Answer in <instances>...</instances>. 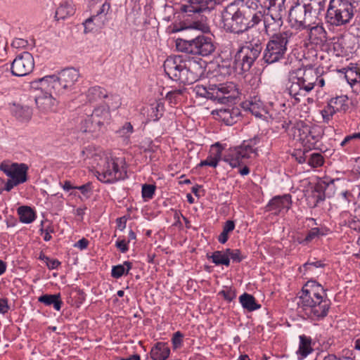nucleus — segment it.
Here are the masks:
<instances>
[{
  "label": "nucleus",
  "instance_id": "nucleus-1",
  "mask_svg": "<svg viewBox=\"0 0 360 360\" xmlns=\"http://www.w3.org/2000/svg\"><path fill=\"white\" fill-rule=\"evenodd\" d=\"M259 0L233 1L221 11L223 27L230 33L240 34L260 23L262 16Z\"/></svg>",
  "mask_w": 360,
  "mask_h": 360
},
{
  "label": "nucleus",
  "instance_id": "nucleus-2",
  "mask_svg": "<svg viewBox=\"0 0 360 360\" xmlns=\"http://www.w3.org/2000/svg\"><path fill=\"white\" fill-rule=\"evenodd\" d=\"M299 294L298 307L309 319L320 321L328 315L331 302L321 284L308 281Z\"/></svg>",
  "mask_w": 360,
  "mask_h": 360
},
{
  "label": "nucleus",
  "instance_id": "nucleus-3",
  "mask_svg": "<svg viewBox=\"0 0 360 360\" xmlns=\"http://www.w3.org/2000/svg\"><path fill=\"white\" fill-rule=\"evenodd\" d=\"M318 71L313 68H297L290 72L288 91L290 96L300 102L316 86Z\"/></svg>",
  "mask_w": 360,
  "mask_h": 360
},
{
  "label": "nucleus",
  "instance_id": "nucleus-4",
  "mask_svg": "<svg viewBox=\"0 0 360 360\" xmlns=\"http://www.w3.org/2000/svg\"><path fill=\"white\" fill-rule=\"evenodd\" d=\"M193 92L196 97L205 98L221 104L234 102L238 95L236 86L232 82L210 84L208 86L196 84Z\"/></svg>",
  "mask_w": 360,
  "mask_h": 360
},
{
  "label": "nucleus",
  "instance_id": "nucleus-5",
  "mask_svg": "<svg viewBox=\"0 0 360 360\" xmlns=\"http://www.w3.org/2000/svg\"><path fill=\"white\" fill-rule=\"evenodd\" d=\"M112 108L110 101L105 105H100L94 108L91 114H86V117L80 122V130L89 133L94 137H98L103 134L110 122L111 115L110 108Z\"/></svg>",
  "mask_w": 360,
  "mask_h": 360
},
{
  "label": "nucleus",
  "instance_id": "nucleus-6",
  "mask_svg": "<svg viewBox=\"0 0 360 360\" xmlns=\"http://www.w3.org/2000/svg\"><path fill=\"white\" fill-rule=\"evenodd\" d=\"M293 33L290 31H283L274 33L266 44L263 51L262 60L267 65L274 64L284 59L288 46Z\"/></svg>",
  "mask_w": 360,
  "mask_h": 360
},
{
  "label": "nucleus",
  "instance_id": "nucleus-7",
  "mask_svg": "<svg viewBox=\"0 0 360 360\" xmlns=\"http://www.w3.org/2000/svg\"><path fill=\"white\" fill-rule=\"evenodd\" d=\"M263 47L259 42H247L245 44L234 48V63L236 72L243 74L249 72L259 57Z\"/></svg>",
  "mask_w": 360,
  "mask_h": 360
},
{
  "label": "nucleus",
  "instance_id": "nucleus-8",
  "mask_svg": "<svg viewBox=\"0 0 360 360\" xmlns=\"http://www.w3.org/2000/svg\"><path fill=\"white\" fill-rule=\"evenodd\" d=\"M260 141L258 136L243 141V143L237 147L230 148L224 155L223 160L233 167H239L245 164L246 160L251 158L252 154L257 155V149L255 146Z\"/></svg>",
  "mask_w": 360,
  "mask_h": 360
},
{
  "label": "nucleus",
  "instance_id": "nucleus-9",
  "mask_svg": "<svg viewBox=\"0 0 360 360\" xmlns=\"http://www.w3.org/2000/svg\"><path fill=\"white\" fill-rule=\"evenodd\" d=\"M176 48L183 53L202 56H208L215 50L212 39L203 34L191 39L178 38L176 40Z\"/></svg>",
  "mask_w": 360,
  "mask_h": 360
},
{
  "label": "nucleus",
  "instance_id": "nucleus-10",
  "mask_svg": "<svg viewBox=\"0 0 360 360\" xmlns=\"http://www.w3.org/2000/svg\"><path fill=\"white\" fill-rule=\"evenodd\" d=\"M354 17V6L349 0H330L326 20L333 26L348 24Z\"/></svg>",
  "mask_w": 360,
  "mask_h": 360
},
{
  "label": "nucleus",
  "instance_id": "nucleus-11",
  "mask_svg": "<svg viewBox=\"0 0 360 360\" xmlns=\"http://www.w3.org/2000/svg\"><path fill=\"white\" fill-rule=\"evenodd\" d=\"M114 158H106L104 164L96 171L97 179L105 184H112L119 180L124 179L127 172L124 168H120Z\"/></svg>",
  "mask_w": 360,
  "mask_h": 360
},
{
  "label": "nucleus",
  "instance_id": "nucleus-12",
  "mask_svg": "<svg viewBox=\"0 0 360 360\" xmlns=\"http://www.w3.org/2000/svg\"><path fill=\"white\" fill-rule=\"evenodd\" d=\"M163 68L169 79L186 84V61L181 56L168 57L164 62Z\"/></svg>",
  "mask_w": 360,
  "mask_h": 360
},
{
  "label": "nucleus",
  "instance_id": "nucleus-13",
  "mask_svg": "<svg viewBox=\"0 0 360 360\" xmlns=\"http://www.w3.org/2000/svg\"><path fill=\"white\" fill-rule=\"evenodd\" d=\"M308 15L302 4L296 3L289 11L288 20L291 27L303 30L316 24L312 18Z\"/></svg>",
  "mask_w": 360,
  "mask_h": 360
},
{
  "label": "nucleus",
  "instance_id": "nucleus-14",
  "mask_svg": "<svg viewBox=\"0 0 360 360\" xmlns=\"http://www.w3.org/2000/svg\"><path fill=\"white\" fill-rule=\"evenodd\" d=\"M259 10L262 14L260 22L263 21L264 30L267 34L276 32L282 27L283 23L282 9L269 8L266 13L262 8Z\"/></svg>",
  "mask_w": 360,
  "mask_h": 360
},
{
  "label": "nucleus",
  "instance_id": "nucleus-15",
  "mask_svg": "<svg viewBox=\"0 0 360 360\" xmlns=\"http://www.w3.org/2000/svg\"><path fill=\"white\" fill-rule=\"evenodd\" d=\"M34 65L33 56L29 52L25 51L18 55L11 63V73L16 77L25 76L32 71Z\"/></svg>",
  "mask_w": 360,
  "mask_h": 360
},
{
  "label": "nucleus",
  "instance_id": "nucleus-16",
  "mask_svg": "<svg viewBox=\"0 0 360 360\" xmlns=\"http://www.w3.org/2000/svg\"><path fill=\"white\" fill-rule=\"evenodd\" d=\"M32 86L38 89L48 91L53 95L62 94L68 90L61 82L58 75H47L40 78L32 82Z\"/></svg>",
  "mask_w": 360,
  "mask_h": 360
},
{
  "label": "nucleus",
  "instance_id": "nucleus-17",
  "mask_svg": "<svg viewBox=\"0 0 360 360\" xmlns=\"http://www.w3.org/2000/svg\"><path fill=\"white\" fill-rule=\"evenodd\" d=\"M335 179H330L328 181H323L316 184L311 191V195L308 197L309 201L312 200L310 205L316 207L319 203L325 200L326 197L330 198L334 193Z\"/></svg>",
  "mask_w": 360,
  "mask_h": 360
},
{
  "label": "nucleus",
  "instance_id": "nucleus-18",
  "mask_svg": "<svg viewBox=\"0 0 360 360\" xmlns=\"http://www.w3.org/2000/svg\"><path fill=\"white\" fill-rule=\"evenodd\" d=\"M207 63L198 57H192L186 62V84L199 80L205 74Z\"/></svg>",
  "mask_w": 360,
  "mask_h": 360
},
{
  "label": "nucleus",
  "instance_id": "nucleus-19",
  "mask_svg": "<svg viewBox=\"0 0 360 360\" xmlns=\"http://www.w3.org/2000/svg\"><path fill=\"white\" fill-rule=\"evenodd\" d=\"M233 53L234 46L232 43L224 45L219 54L220 62L218 64L221 75H231L233 72H236Z\"/></svg>",
  "mask_w": 360,
  "mask_h": 360
},
{
  "label": "nucleus",
  "instance_id": "nucleus-20",
  "mask_svg": "<svg viewBox=\"0 0 360 360\" xmlns=\"http://www.w3.org/2000/svg\"><path fill=\"white\" fill-rule=\"evenodd\" d=\"M0 169L8 176L22 184L27 181V173L28 167L25 163H12L2 162L0 165Z\"/></svg>",
  "mask_w": 360,
  "mask_h": 360
},
{
  "label": "nucleus",
  "instance_id": "nucleus-21",
  "mask_svg": "<svg viewBox=\"0 0 360 360\" xmlns=\"http://www.w3.org/2000/svg\"><path fill=\"white\" fill-rule=\"evenodd\" d=\"M86 96L89 102H96L102 98H109L112 108H117L120 105L119 96L113 94H108L107 91L99 86L90 87L86 93Z\"/></svg>",
  "mask_w": 360,
  "mask_h": 360
},
{
  "label": "nucleus",
  "instance_id": "nucleus-22",
  "mask_svg": "<svg viewBox=\"0 0 360 360\" xmlns=\"http://www.w3.org/2000/svg\"><path fill=\"white\" fill-rule=\"evenodd\" d=\"M292 205L291 195L285 194L274 197L267 204L266 210L273 212L275 214H279L282 211L287 212Z\"/></svg>",
  "mask_w": 360,
  "mask_h": 360
},
{
  "label": "nucleus",
  "instance_id": "nucleus-23",
  "mask_svg": "<svg viewBox=\"0 0 360 360\" xmlns=\"http://www.w3.org/2000/svg\"><path fill=\"white\" fill-rule=\"evenodd\" d=\"M212 114L217 115L226 125L231 126L239 120L241 112L238 107H228L213 110Z\"/></svg>",
  "mask_w": 360,
  "mask_h": 360
},
{
  "label": "nucleus",
  "instance_id": "nucleus-24",
  "mask_svg": "<svg viewBox=\"0 0 360 360\" xmlns=\"http://www.w3.org/2000/svg\"><path fill=\"white\" fill-rule=\"evenodd\" d=\"M211 10L209 0H188L181 6V11L189 16L199 15L201 13L210 12Z\"/></svg>",
  "mask_w": 360,
  "mask_h": 360
},
{
  "label": "nucleus",
  "instance_id": "nucleus-25",
  "mask_svg": "<svg viewBox=\"0 0 360 360\" xmlns=\"http://www.w3.org/2000/svg\"><path fill=\"white\" fill-rule=\"evenodd\" d=\"M308 30V38L310 43L316 45H323L327 41V32L323 24L316 23L311 25Z\"/></svg>",
  "mask_w": 360,
  "mask_h": 360
},
{
  "label": "nucleus",
  "instance_id": "nucleus-26",
  "mask_svg": "<svg viewBox=\"0 0 360 360\" xmlns=\"http://www.w3.org/2000/svg\"><path fill=\"white\" fill-rule=\"evenodd\" d=\"M326 0H302V4L304 6L308 15L316 21L319 16L323 14L326 8Z\"/></svg>",
  "mask_w": 360,
  "mask_h": 360
},
{
  "label": "nucleus",
  "instance_id": "nucleus-27",
  "mask_svg": "<svg viewBox=\"0 0 360 360\" xmlns=\"http://www.w3.org/2000/svg\"><path fill=\"white\" fill-rule=\"evenodd\" d=\"M35 103L39 110L46 112L52 110L55 103L53 95L48 91L40 89L34 98Z\"/></svg>",
  "mask_w": 360,
  "mask_h": 360
},
{
  "label": "nucleus",
  "instance_id": "nucleus-28",
  "mask_svg": "<svg viewBox=\"0 0 360 360\" xmlns=\"http://www.w3.org/2000/svg\"><path fill=\"white\" fill-rule=\"evenodd\" d=\"M330 232V229L326 226H322L321 227H314L309 230L304 238H298L297 242L299 244L302 245H308L314 240L319 238L321 236H326Z\"/></svg>",
  "mask_w": 360,
  "mask_h": 360
},
{
  "label": "nucleus",
  "instance_id": "nucleus-29",
  "mask_svg": "<svg viewBox=\"0 0 360 360\" xmlns=\"http://www.w3.org/2000/svg\"><path fill=\"white\" fill-rule=\"evenodd\" d=\"M58 75L63 86L68 90L72 89V87L79 77V71L73 68H65L61 70L58 72Z\"/></svg>",
  "mask_w": 360,
  "mask_h": 360
},
{
  "label": "nucleus",
  "instance_id": "nucleus-30",
  "mask_svg": "<svg viewBox=\"0 0 360 360\" xmlns=\"http://www.w3.org/2000/svg\"><path fill=\"white\" fill-rule=\"evenodd\" d=\"M75 6L72 0H64L60 2L55 13L56 20H65L75 13Z\"/></svg>",
  "mask_w": 360,
  "mask_h": 360
},
{
  "label": "nucleus",
  "instance_id": "nucleus-31",
  "mask_svg": "<svg viewBox=\"0 0 360 360\" xmlns=\"http://www.w3.org/2000/svg\"><path fill=\"white\" fill-rule=\"evenodd\" d=\"M299 340V347L296 352V354L297 356L298 360H303L309 354L314 352V349L311 345L312 340L311 337L307 336L305 335H300Z\"/></svg>",
  "mask_w": 360,
  "mask_h": 360
},
{
  "label": "nucleus",
  "instance_id": "nucleus-32",
  "mask_svg": "<svg viewBox=\"0 0 360 360\" xmlns=\"http://www.w3.org/2000/svg\"><path fill=\"white\" fill-rule=\"evenodd\" d=\"M170 354V348L167 343L156 342L151 348L150 356L153 360H166Z\"/></svg>",
  "mask_w": 360,
  "mask_h": 360
},
{
  "label": "nucleus",
  "instance_id": "nucleus-33",
  "mask_svg": "<svg viewBox=\"0 0 360 360\" xmlns=\"http://www.w3.org/2000/svg\"><path fill=\"white\" fill-rule=\"evenodd\" d=\"M243 107L259 117L262 116V112L264 111L263 103L258 96L250 97L249 100L243 103Z\"/></svg>",
  "mask_w": 360,
  "mask_h": 360
},
{
  "label": "nucleus",
  "instance_id": "nucleus-34",
  "mask_svg": "<svg viewBox=\"0 0 360 360\" xmlns=\"http://www.w3.org/2000/svg\"><path fill=\"white\" fill-rule=\"evenodd\" d=\"M342 72H344L347 82L352 87L355 85H359L360 87V68L356 65L350 64V66L343 68Z\"/></svg>",
  "mask_w": 360,
  "mask_h": 360
},
{
  "label": "nucleus",
  "instance_id": "nucleus-35",
  "mask_svg": "<svg viewBox=\"0 0 360 360\" xmlns=\"http://www.w3.org/2000/svg\"><path fill=\"white\" fill-rule=\"evenodd\" d=\"M308 132L309 133H306V135L303 136L300 142L304 148L311 150L316 146V144L319 141L321 136L315 126L311 125Z\"/></svg>",
  "mask_w": 360,
  "mask_h": 360
},
{
  "label": "nucleus",
  "instance_id": "nucleus-36",
  "mask_svg": "<svg viewBox=\"0 0 360 360\" xmlns=\"http://www.w3.org/2000/svg\"><path fill=\"white\" fill-rule=\"evenodd\" d=\"M38 302L44 304L46 306L53 305L56 311L61 309L63 304L61 300L60 294H44L38 297Z\"/></svg>",
  "mask_w": 360,
  "mask_h": 360
},
{
  "label": "nucleus",
  "instance_id": "nucleus-37",
  "mask_svg": "<svg viewBox=\"0 0 360 360\" xmlns=\"http://www.w3.org/2000/svg\"><path fill=\"white\" fill-rule=\"evenodd\" d=\"M310 127L311 125L302 120L294 122L290 129L291 136L293 139L300 141L303 136L306 135V133H309L308 130H309Z\"/></svg>",
  "mask_w": 360,
  "mask_h": 360
},
{
  "label": "nucleus",
  "instance_id": "nucleus-38",
  "mask_svg": "<svg viewBox=\"0 0 360 360\" xmlns=\"http://www.w3.org/2000/svg\"><path fill=\"white\" fill-rule=\"evenodd\" d=\"M349 98L346 95L338 96L328 101L336 112H345L349 109Z\"/></svg>",
  "mask_w": 360,
  "mask_h": 360
},
{
  "label": "nucleus",
  "instance_id": "nucleus-39",
  "mask_svg": "<svg viewBox=\"0 0 360 360\" xmlns=\"http://www.w3.org/2000/svg\"><path fill=\"white\" fill-rule=\"evenodd\" d=\"M212 148H217V150L214 156L209 155L205 160H202L198 165V167H201L203 166H210L212 167H217L219 160H221L222 148L221 145L217 142L212 146Z\"/></svg>",
  "mask_w": 360,
  "mask_h": 360
},
{
  "label": "nucleus",
  "instance_id": "nucleus-40",
  "mask_svg": "<svg viewBox=\"0 0 360 360\" xmlns=\"http://www.w3.org/2000/svg\"><path fill=\"white\" fill-rule=\"evenodd\" d=\"M239 302L242 307L248 311H253L261 308V304L257 303L255 297L247 292H244L239 297Z\"/></svg>",
  "mask_w": 360,
  "mask_h": 360
},
{
  "label": "nucleus",
  "instance_id": "nucleus-41",
  "mask_svg": "<svg viewBox=\"0 0 360 360\" xmlns=\"http://www.w3.org/2000/svg\"><path fill=\"white\" fill-rule=\"evenodd\" d=\"M208 259H210L216 266L224 265L229 266L230 265V261L229 255L226 252V249L223 251L217 250L212 253L211 255L207 254Z\"/></svg>",
  "mask_w": 360,
  "mask_h": 360
},
{
  "label": "nucleus",
  "instance_id": "nucleus-42",
  "mask_svg": "<svg viewBox=\"0 0 360 360\" xmlns=\"http://www.w3.org/2000/svg\"><path fill=\"white\" fill-rule=\"evenodd\" d=\"M20 221L24 224H30L35 219L34 210L28 206H20L17 210Z\"/></svg>",
  "mask_w": 360,
  "mask_h": 360
},
{
  "label": "nucleus",
  "instance_id": "nucleus-43",
  "mask_svg": "<svg viewBox=\"0 0 360 360\" xmlns=\"http://www.w3.org/2000/svg\"><path fill=\"white\" fill-rule=\"evenodd\" d=\"M13 114L18 120L28 122L32 118V110L29 106L17 105Z\"/></svg>",
  "mask_w": 360,
  "mask_h": 360
},
{
  "label": "nucleus",
  "instance_id": "nucleus-44",
  "mask_svg": "<svg viewBox=\"0 0 360 360\" xmlns=\"http://www.w3.org/2000/svg\"><path fill=\"white\" fill-rule=\"evenodd\" d=\"M337 113L332 106L327 102V105L321 110L323 122L328 124L333 119V115Z\"/></svg>",
  "mask_w": 360,
  "mask_h": 360
},
{
  "label": "nucleus",
  "instance_id": "nucleus-45",
  "mask_svg": "<svg viewBox=\"0 0 360 360\" xmlns=\"http://www.w3.org/2000/svg\"><path fill=\"white\" fill-rule=\"evenodd\" d=\"M323 162V157L319 153H311L307 160L308 165L314 168L322 166Z\"/></svg>",
  "mask_w": 360,
  "mask_h": 360
},
{
  "label": "nucleus",
  "instance_id": "nucleus-46",
  "mask_svg": "<svg viewBox=\"0 0 360 360\" xmlns=\"http://www.w3.org/2000/svg\"><path fill=\"white\" fill-rule=\"evenodd\" d=\"M226 252L229 255V261L232 259L233 262L239 263L245 258L238 249L226 248Z\"/></svg>",
  "mask_w": 360,
  "mask_h": 360
},
{
  "label": "nucleus",
  "instance_id": "nucleus-47",
  "mask_svg": "<svg viewBox=\"0 0 360 360\" xmlns=\"http://www.w3.org/2000/svg\"><path fill=\"white\" fill-rule=\"evenodd\" d=\"M156 189V186L152 184H145L142 186V197L144 199H151L153 198L155 191Z\"/></svg>",
  "mask_w": 360,
  "mask_h": 360
},
{
  "label": "nucleus",
  "instance_id": "nucleus-48",
  "mask_svg": "<svg viewBox=\"0 0 360 360\" xmlns=\"http://www.w3.org/2000/svg\"><path fill=\"white\" fill-rule=\"evenodd\" d=\"M133 126L130 122H125L124 125L116 131V134L120 136L129 138L133 133Z\"/></svg>",
  "mask_w": 360,
  "mask_h": 360
},
{
  "label": "nucleus",
  "instance_id": "nucleus-49",
  "mask_svg": "<svg viewBox=\"0 0 360 360\" xmlns=\"http://www.w3.org/2000/svg\"><path fill=\"white\" fill-rule=\"evenodd\" d=\"M153 112L150 115L151 120L158 121L162 116L164 111V105L162 103H157L155 108H152Z\"/></svg>",
  "mask_w": 360,
  "mask_h": 360
},
{
  "label": "nucleus",
  "instance_id": "nucleus-50",
  "mask_svg": "<svg viewBox=\"0 0 360 360\" xmlns=\"http://www.w3.org/2000/svg\"><path fill=\"white\" fill-rule=\"evenodd\" d=\"M184 334L180 331H176L173 334L172 343L174 349L181 347L183 343Z\"/></svg>",
  "mask_w": 360,
  "mask_h": 360
},
{
  "label": "nucleus",
  "instance_id": "nucleus-51",
  "mask_svg": "<svg viewBox=\"0 0 360 360\" xmlns=\"http://www.w3.org/2000/svg\"><path fill=\"white\" fill-rule=\"evenodd\" d=\"M92 188L93 186L91 182H87L82 186H75V189L79 190L86 198H89L90 194L92 192Z\"/></svg>",
  "mask_w": 360,
  "mask_h": 360
},
{
  "label": "nucleus",
  "instance_id": "nucleus-52",
  "mask_svg": "<svg viewBox=\"0 0 360 360\" xmlns=\"http://www.w3.org/2000/svg\"><path fill=\"white\" fill-rule=\"evenodd\" d=\"M124 274H126L125 267L122 264H118V265L112 266V269L111 271V276L112 278H119Z\"/></svg>",
  "mask_w": 360,
  "mask_h": 360
},
{
  "label": "nucleus",
  "instance_id": "nucleus-53",
  "mask_svg": "<svg viewBox=\"0 0 360 360\" xmlns=\"http://www.w3.org/2000/svg\"><path fill=\"white\" fill-rule=\"evenodd\" d=\"M326 264L323 263L322 260H316L314 259V261H308L305 264H303V268L305 270H311V267L314 268H323Z\"/></svg>",
  "mask_w": 360,
  "mask_h": 360
},
{
  "label": "nucleus",
  "instance_id": "nucleus-54",
  "mask_svg": "<svg viewBox=\"0 0 360 360\" xmlns=\"http://www.w3.org/2000/svg\"><path fill=\"white\" fill-rule=\"evenodd\" d=\"M219 295H221L228 302H231L236 297L235 290L229 288L226 290H223L219 292Z\"/></svg>",
  "mask_w": 360,
  "mask_h": 360
},
{
  "label": "nucleus",
  "instance_id": "nucleus-55",
  "mask_svg": "<svg viewBox=\"0 0 360 360\" xmlns=\"http://www.w3.org/2000/svg\"><path fill=\"white\" fill-rule=\"evenodd\" d=\"M182 94V90L176 89L174 91H169L166 95V99L169 101V103H176V96H180Z\"/></svg>",
  "mask_w": 360,
  "mask_h": 360
},
{
  "label": "nucleus",
  "instance_id": "nucleus-56",
  "mask_svg": "<svg viewBox=\"0 0 360 360\" xmlns=\"http://www.w3.org/2000/svg\"><path fill=\"white\" fill-rule=\"evenodd\" d=\"M348 226L357 232L360 233V220L354 217L348 220Z\"/></svg>",
  "mask_w": 360,
  "mask_h": 360
},
{
  "label": "nucleus",
  "instance_id": "nucleus-57",
  "mask_svg": "<svg viewBox=\"0 0 360 360\" xmlns=\"http://www.w3.org/2000/svg\"><path fill=\"white\" fill-rule=\"evenodd\" d=\"M40 231L42 233H44V240L45 241H49L52 238V236H51V233H53L54 229L52 226L49 225L45 229L41 228L40 229Z\"/></svg>",
  "mask_w": 360,
  "mask_h": 360
},
{
  "label": "nucleus",
  "instance_id": "nucleus-58",
  "mask_svg": "<svg viewBox=\"0 0 360 360\" xmlns=\"http://www.w3.org/2000/svg\"><path fill=\"white\" fill-rule=\"evenodd\" d=\"M96 19V15H92L84 21L83 25L84 26V32L85 33L90 32L93 31L94 27L92 26L91 24H92L93 21Z\"/></svg>",
  "mask_w": 360,
  "mask_h": 360
},
{
  "label": "nucleus",
  "instance_id": "nucleus-59",
  "mask_svg": "<svg viewBox=\"0 0 360 360\" xmlns=\"http://www.w3.org/2000/svg\"><path fill=\"white\" fill-rule=\"evenodd\" d=\"M110 3L108 2H105L101 6V8H99V10L96 12V14L95 15H96V18L101 15H106L108 13V11H110Z\"/></svg>",
  "mask_w": 360,
  "mask_h": 360
},
{
  "label": "nucleus",
  "instance_id": "nucleus-60",
  "mask_svg": "<svg viewBox=\"0 0 360 360\" xmlns=\"http://www.w3.org/2000/svg\"><path fill=\"white\" fill-rule=\"evenodd\" d=\"M46 264L49 269L53 270L58 269L61 262L57 259H51L49 257Z\"/></svg>",
  "mask_w": 360,
  "mask_h": 360
},
{
  "label": "nucleus",
  "instance_id": "nucleus-61",
  "mask_svg": "<svg viewBox=\"0 0 360 360\" xmlns=\"http://www.w3.org/2000/svg\"><path fill=\"white\" fill-rule=\"evenodd\" d=\"M127 242L125 240H117L115 243V246L118 248L122 253H125L128 251L129 247L127 245Z\"/></svg>",
  "mask_w": 360,
  "mask_h": 360
},
{
  "label": "nucleus",
  "instance_id": "nucleus-62",
  "mask_svg": "<svg viewBox=\"0 0 360 360\" xmlns=\"http://www.w3.org/2000/svg\"><path fill=\"white\" fill-rule=\"evenodd\" d=\"M21 183L17 181L16 180H14L13 179H10L7 181V182L5 184L4 188H3L4 191H11L15 186H18V184H20Z\"/></svg>",
  "mask_w": 360,
  "mask_h": 360
},
{
  "label": "nucleus",
  "instance_id": "nucleus-63",
  "mask_svg": "<svg viewBox=\"0 0 360 360\" xmlns=\"http://www.w3.org/2000/svg\"><path fill=\"white\" fill-rule=\"evenodd\" d=\"M9 306L6 298H0V314H5L8 312Z\"/></svg>",
  "mask_w": 360,
  "mask_h": 360
},
{
  "label": "nucleus",
  "instance_id": "nucleus-64",
  "mask_svg": "<svg viewBox=\"0 0 360 360\" xmlns=\"http://www.w3.org/2000/svg\"><path fill=\"white\" fill-rule=\"evenodd\" d=\"M235 229V222L232 220H228L225 222L223 226V230L226 232L228 234L233 231Z\"/></svg>",
  "mask_w": 360,
  "mask_h": 360
}]
</instances>
